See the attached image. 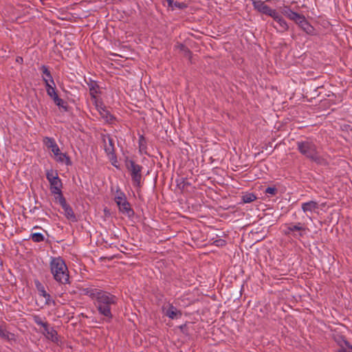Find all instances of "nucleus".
<instances>
[{
    "mask_svg": "<svg viewBox=\"0 0 352 352\" xmlns=\"http://www.w3.org/2000/svg\"><path fill=\"white\" fill-rule=\"evenodd\" d=\"M84 291L86 295L95 300L99 313L109 320L111 319V305L116 303V296L97 288H87Z\"/></svg>",
    "mask_w": 352,
    "mask_h": 352,
    "instance_id": "nucleus-1",
    "label": "nucleus"
},
{
    "mask_svg": "<svg viewBox=\"0 0 352 352\" xmlns=\"http://www.w3.org/2000/svg\"><path fill=\"white\" fill-rule=\"evenodd\" d=\"M50 268L56 282L63 285L69 284V272L65 261L61 257H52Z\"/></svg>",
    "mask_w": 352,
    "mask_h": 352,
    "instance_id": "nucleus-2",
    "label": "nucleus"
},
{
    "mask_svg": "<svg viewBox=\"0 0 352 352\" xmlns=\"http://www.w3.org/2000/svg\"><path fill=\"white\" fill-rule=\"evenodd\" d=\"M297 146L299 152L310 160L318 164H326V160L319 155L317 147L313 142L309 140L298 142Z\"/></svg>",
    "mask_w": 352,
    "mask_h": 352,
    "instance_id": "nucleus-3",
    "label": "nucleus"
},
{
    "mask_svg": "<svg viewBox=\"0 0 352 352\" xmlns=\"http://www.w3.org/2000/svg\"><path fill=\"white\" fill-rule=\"evenodd\" d=\"M283 14L290 20L294 21L298 26L308 34H314V28L308 22L304 15L292 11L289 8L285 7Z\"/></svg>",
    "mask_w": 352,
    "mask_h": 352,
    "instance_id": "nucleus-4",
    "label": "nucleus"
},
{
    "mask_svg": "<svg viewBox=\"0 0 352 352\" xmlns=\"http://www.w3.org/2000/svg\"><path fill=\"white\" fill-rule=\"evenodd\" d=\"M46 177L50 185V191L55 195V199H59L60 196H63L62 193V182L58 177V173L52 169L46 171Z\"/></svg>",
    "mask_w": 352,
    "mask_h": 352,
    "instance_id": "nucleus-5",
    "label": "nucleus"
},
{
    "mask_svg": "<svg viewBox=\"0 0 352 352\" xmlns=\"http://www.w3.org/2000/svg\"><path fill=\"white\" fill-rule=\"evenodd\" d=\"M43 143L47 148L51 149L57 162L65 163L67 165L71 164L69 157L65 153L60 152L57 144L53 138L45 137L43 139Z\"/></svg>",
    "mask_w": 352,
    "mask_h": 352,
    "instance_id": "nucleus-6",
    "label": "nucleus"
},
{
    "mask_svg": "<svg viewBox=\"0 0 352 352\" xmlns=\"http://www.w3.org/2000/svg\"><path fill=\"white\" fill-rule=\"evenodd\" d=\"M115 201L117 204L119 210L122 214L131 217L133 215L134 212L126 200V196L122 192H118L115 197Z\"/></svg>",
    "mask_w": 352,
    "mask_h": 352,
    "instance_id": "nucleus-7",
    "label": "nucleus"
},
{
    "mask_svg": "<svg viewBox=\"0 0 352 352\" xmlns=\"http://www.w3.org/2000/svg\"><path fill=\"white\" fill-rule=\"evenodd\" d=\"M128 168L131 171L133 181L136 186H139L140 185L142 178V166L136 164L133 161L131 160L128 162Z\"/></svg>",
    "mask_w": 352,
    "mask_h": 352,
    "instance_id": "nucleus-8",
    "label": "nucleus"
},
{
    "mask_svg": "<svg viewBox=\"0 0 352 352\" xmlns=\"http://www.w3.org/2000/svg\"><path fill=\"white\" fill-rule=\"evenodd\" d=\"M60 205L62 206L65 217L72 220L73 221H76V216L73 212L72 208L67 204L66 200L63 196H60L59 199H56Z\"/></svg>",
    "mask_w": 352,
    "mask_h": 352,
    "instance_id": "nucleus-9",
    "label": "nucleus"
},
{
    "mask_svg": "<svg viewBox=\"0 0 352 352\" xmlns=\"http://www.w3.org/2000/svg\"><path fill=\"white\" fill-rule=\"evenodd\" d=\"M103 142L104 144V151L109 156V158L111 160L116 159V156L114 155L113 140L109 136H105L103 138Z\"/></svg>",
    "mask_w": 352,
    "mask_h": 352,
    "instance_id": "nucleus-10",
    "label": "nucleus"
},
{
    "mask_svg": "<svg viewBox=\"0 0 352 352\" xmlns=\"http://www.w3.org/2000/svg\"><path fill=\"white\" fill-rule=\"evenodd\" d=\"M94 104L97 111L105 121L109 122L113 119V116L106 109L105 107L101 102H100L98 100H96V103H94Z\"/></svg>",
    "mask_w": 352,
    "mask_h": 352,
    "instance_id": "nucleus-11",
    "label": "nucleus"
},
{
    "mask_svg": "<svg viewBox=\"0 0 352 352\" xmlns=\"http://www.w3.org/2000/svg\"><path fill=\"white\" fill-rule=\"evenodd\" d=\"M163 312L170 319L177 318L182 316V313L172 305H169L168 308L163 307Z\"/></svg>",
    "mask_w": 352,
    "mask_h": 352,
    "instance_id": "nucleus-12",
    "label": "nucleus"
},
{
    "mask_svg": "<svg viewBox=\"0 0 352 352\" xmlns=\"http://www.w3.org/2000/svg\"><path fill=\"white\" fill-rule=\"evenodd\" d=\"M43 333L48 340H50L53 342L57 343L58 342V333L53 328L47 325V328L43 329Z\"/></svg>",
    "mask_w": 352,
    "mask_h": 352,
    "instance_id": "nucleus-13",
    "label": "nucleus"
},
{
    "mask_svg": "<svg viewBox=\"0 0 352 352\" xmlns=\"http://www.w3.org/2000/svg\"><path fill=\"white\" fill-rule=\"evenodd\" d=\"M254 8L259 12L267 14L270 8L261 0H252Z\"/></svg>",
    "mask_w": 352,
    "mask_h": 352,
    "instance_id": "nucleus-14",
    "label": "nucleus"
},
{
    "mask_svg": "<svg viewBox=\"0 0 352 352\" xmlns=\"http://www.w3.org/2000/svg\"><path fill=\"white\" fill-rule=\"evenodd\" d=\"M39 295L43 296L45 298V302L46 305H55V302L54 300L51 298V296L49 294L47 293V292L45 290V288L43 286H42L40 283L37 286Z\"/></svg>",
    "mask_w": 352,
    "mask_h": 352,
    "instance_id": "nucleus-15",
    "label": "nucleus"
},
{
    "mask_svg": "<svg viewBox=\"0 0 352 352\" xmlns=\"http://www.w3.org/2000/svg\"><path fill=\"white\" fill-rule=\"evenodd\" d=\"M43 80L45 84L46 91L47 95L52 99H53L56 96L58 95L56 91L55 84L54 83V85H52V83H50L48 79H47L46 78H43Z\"/></svg>",
    "mask_w": 352,
    "mask_h": 352,
    "instance_id": "nucleus-16",
    "label": "nucleus"
},
{
    "mask_svg": "<svg viewBox=\"0 0 352 352\" xmlns=\"http://www.w3.org/2000/svg\"><path fill=\"white\" fill-rule=\"evenodd\" d=\"M318 208V204L316 201H309L302 204V210L304 212H311Z\"/></svg>",
    "mask_w": 352,
    "mask_h": 352,
    "instance_id": "nucleus-17",
    "label": "nucleus"
},
{
    "mask_svg": "<svg viewBox=\"0 0 352 352\" xmlns=\"http://www.w3.org/2000/svg\"><path fill=\"white\" fill-rule=\"evenodd\" d=\"M89 85V94L93 98L94 103H96V100H98L96 96L99 91L98 85L95 82H92Z\"/></svg>",
    "mask_w": 352,
    "mask_h": 352,
    "instance_id": "nucleus-18",
    "label": "nucleus"
},
{
    "mask_svg": "<svg viewBox=\"0 0 352 352\" xmlns=\"http://www.w3.org/2000/svg\"><path fill=\"white\" fill-rule=\"evenodd\" d=\"M0 338L6 340H15V336L0 327Z\"/></svg>",
    "mask_w": 352,
    "mask_h": 352,
    "instance_id": "nucleus-19",
    "label": "nucleus"
},
{
    "mask_svg": "<svg viewBox=\"0 0 352 352\" xmlns=\"http://www.w3.org/2000/svg\"><path fill=\"white\" fill-rule=\"evenodd\" d=\"M306 228L302 226V223H298L294 226H289L287 230L285 232V234H289L293 231H305Z\"/></svg>",
    "mask_w": 352,
    "mask_h": 352,
    "instance_id": "nucleus-20",
    "label": "nucleus"
},
{
    "mask_svg": "<svg viewBox=\"0 0 352 352\" xmlns=\"http://www.w3.org/2000/svg\"><path fill=\"white\" fill-rule=\"evenodd\" d=\"M276 22L278 24V31L284 32L288 30L289 26L282 16L280 19H278V21Z\"/></svg>",
    "mask_w": 352,
    "mask_h": 352,
    "instance_id": "nucleus-21",
    "label": "nucleus"
},
{
    "mask_svg": "<svg viewBox=\"0 0 352 352\" xmlns=\"http://www.w3.org/2000/svg\"><path fill=\"white\" fill-rule=\"evenodd\" d=\"M41 70H42L43 74L45 75V76H43V78H46L47 79H48V81L50 82V83H52V85H54V81L53 78L50 74V72L49 71L47 67L45 65H43L41 67Z\"/></svg>",
    "mask_w": 352,
    "mask_h": 352,
    "instance_id": "nucleus-22",
    "label": "nucleus"
},
{
    "mask_svg": "<svg viewBox=\"0 0 352 352\" xmlns=\"http://www.w3.org/2000/svg\"><path fill=\"white\" fill-rule=\"evenodd\" d=\"M54 102L57 105L59 108H63L65 111H67V106L64 100L58 97V96H56L53 99Z\"/></svg>",
    "mask_w": 352,
    "mask_h": 352,
    "instance_id": "nucleus-23",
    "label": "nucleus"
},
{
    "mask_svg": "<svg viewBox=\"0 0 352 352\" xmlns=\"http://www.w3.org/2000/svg\"><path fill=\"white\" fill-rule=\"evenodd\" d=\"M177 47L183 52L184 56H187L189 59L191 58V52L185 45L179 44Z\"/></svg>",
    "mask_w": 352,
    "mask_h": 352,
    "instance_id": "nucleus-24",
    "label": "nucleus"
},
{
    "mask_svg": "<svg viewBox=\"0 0 352 352\" xmlns=\"http://www.w3.org/2000/svg\"><path fill=\"white\" fill-rule=\"evenodd\" d=\"M33 320L37 324L41 326L43 329L47 327V322H43L40 316L35 315L33 316Z\"/></svg>",
    "mask_w": 352,
    "mask_h": 352,
    "instance_id": "nucleus-25",
    "label": "nucleus"
},
{
    "mask_svg": "<svg viewBox=\"0 0 352 352\" xmlns=\"http://www.w3.org/2000/svg\"><path fill=\"white\" fill-rule=\"evenodd\" d=\"M267 15L272 17L275 21H277L278 19L281 17V15H280L276 10L272 8H270L269 12L267 13Z\"/></svg>",
    "mask_w": 352,
    "mask_h": 352,
    "instance_id": "nucleus-26",
    "label": "nucleus"
},
{
    "mask_svg": "<svg viewBox=\"0 0 352 352\" xmlns=\"http://www.w3.org/2000/svg\"><path fill=\"white\" fill-rule=\"evenodd\" d=\"M256 199V197L252 193H249L243 196V201L244 203H250L254 201Z\"/></svg>",
    "mask_w": 352,
    "mask_h": 352,
    "instance_id": "nucleus-27",
    "label": "nucleus"
},
{
    "mask_svg": "<svg viewBox=\"0 0 352 352\" xmlns=\"http://www.w3.org/2000/svg\"><path fill=\"white\" fill-rule=\"evenodd\" d=\"M32 239L34 242H41L44 240V236L41 233H34L32 234Z\"/></svg>",
    "mask_w": 352,
    "mask_h": 352,
    "instance_id": "nucleus-28",
    "label": "nucleus"
},
{
    "mask_svg": "<svg viewBox=\"0 0 352 352\" xmlns=\"http://www.w3.org/2000/svg\"><path fill=\"white\" fill-rule=\"evenodd\" d=\"M277 189L275 187H267L265 189V192L274 195L276 193Z\"/></svg>",
    "mask_w": 352,
    "mask_h": 352,
    "instance_id": "nucleus-29",
    "label": "nucleus"
},
{
    "mask_svg": "<svg viewBox=\"0 0 352 352\" xmlns=\"http://www.w3.org/2000/svg\"><path fill=\"white\" fill-rule=\"evenodd\" d=\"M173 7H171L172 9H174L175 8H178L179 9H183V8L186 7V5L185 3H174L173 1Z\"/></svg>",
    "mask_w": 352,
    "mask_h": 352,
    "instance_id": "nucleus-30",
    "label": "nucleus"
},
{
    "mask_svg": "<svg viewBox=\"0 0 352 352\" xmlns=\"http://www.w3.org/2000/svg\"><path fill=\"white\" fill-rule=\"evenodd\" d=\"M214 243L217 246H223L226 244V241L223 239L216 240Z\"/></svg>",
    "mask_w": 352,
    "mask_h": 352,
    "instance_id": "nucleus-31",
    "label": "nucleus"
},
{
    "mask_svg": "<svg viewBox=\"0 0 352 352\" xmlns=\"http://www.w3.org/2000/svg\"><path fill=\"white\" fill-rule=\"evenodd\" d=\"M339 352H352V346H349L346 349H341Z\"/></svg>",
    "mask_w": 352,
    "mask_h": 352,
    "instance_id": "nucleus-32",
    "label": "nucleus"
},
{
    "mask_svg": "<svg viewBox=\"0 0 352 352\" xmlns=\"http://www.w3.org/2000/svg\"><path fill=\"white\" fill-rule=\"evenodd\" d=\"M23 58L21 57V56H17L16 58V62L20 63V64H22L23 63Z\"/></svg>",
    "mask_w": 352,
    "mask_h": 352,
    "instance_id": "nucleus-33",
    "label": "nucleus"
},
{
    "mask_svg": "<svg viewBox=\"0 0 352 352\" xmlns=\"http://www.w3.org/2000/svg\"><path fill=\"white\" fill-rule=\"evenodd\" d=\"M168 4L169 7H173V0H166Z\"/></svg>",
    "mask_w": 352,
    "mask_h": 352,
    "instance_id": "nucleus-34",
    "label": "nucleus"
}]
</instances>
